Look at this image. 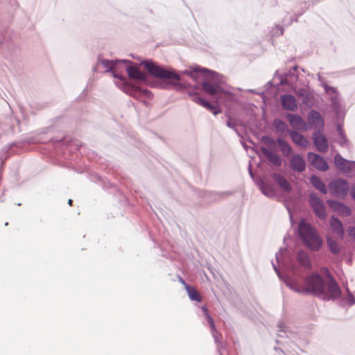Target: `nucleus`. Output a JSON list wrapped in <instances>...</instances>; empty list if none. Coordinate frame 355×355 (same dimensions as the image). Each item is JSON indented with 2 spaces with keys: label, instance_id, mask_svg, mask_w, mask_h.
<instances>
[{
  "label": "nucleus",
  "instance_id": "f257e3e1",
  "mask_svg": "<svg viewBox=\"0 0 355 355\" xmlns=\"http://www.w3.org/2000/svg\"><path fill=\"white\" fill-rule=\"evenodd\" d=\"M119 63L129 64L126 65L125 69L130 78L137 80L144 85H150L149 79L145 73L142 72L137 66L132 65V62L128 60H108L98 56L96 64L93 67V71H100L101 68L105 69L104 72L112 73L114 78L119 79L116 81V85L123 92L137 100H141L143 96L150 98L152 94L146 89H141L127 80L122 75L117 73L115 71Z\"/></svg>",
  "mask_w": 355,
  "mask_h": 355
},
{
  "label": "nucleus",
  "instance_id": "f03ea898",
  "mask_svg": "<svg viewBox=\"0 0 355 355\" xmlns=\"http://www.w3.org/2000/svg\"><path fill=\"white\" fill-rule=\"evenodd\" d=\"M272 266L279 279H282L288 287L297 293L312 294L327 301L334 300L341 295V291L338 283L329 273L327 280L325 282L318 272H313L304 278V285L302 286L295 278L281 274L275 263H272Z\"/></svg>",
  "mask_w": 355,
  "mask_h": 355
},
{
  "label": "nucleus",
  "instance_id": "7ed1b4c3",
  "mask_svg": "<svg viewBox=\"0 0 355 355\" xmlns=\"http://www.w3.org/2000/svg\"><path fill=\"white\" fill-rule=\"evenodd\" d=\"M141 64L144 66L145 69L152 76L166 80L163 86L164 88L171 89L180 87L179 81L180 80V76L173 70L163 68L151 60H143Z\"/></svg>",
  "mask_w": 355,
  "mask_h": 355
},
{
  "label": "nucleus",
  "instance_id": "20e7f679",
  "mask_svg": "<svg viewBox=\"0 0 355 355\" xmlns=\"http://www.w3.org/2000/svg\"><path fill=\"white\" fill-rule=\"evenodd\" d=\"M198 72H205V76L211 80H213V83H210L209 81L202 82V87L206 93L210 94L211 96H215L220 93H224L225 94H230L229 92H225L224 89L220 87L219 85V83L220 82V75L214 71L207 69L206 68L198 67L194 70H185L182 72V73L190 76L193 80H197Z\"/></svg>",
  "mask_w": 355,
  "mask_h": 355
},
{
  "label": "nucleus",
  "instance_id": "39448f33",
  "mask_svg": "<svg viewBox=\"0 0 355 355\" xmlns=\"http://www.w3.org/2000/svg\"><path fill=\"white\" fill-rule=\"evenodd\" d=\"M298 234L303 244L312 251H318L323 241L315 229L304 219L298 224Z\"/></svg>",
  "mask_w": 355,
  "mask_h": 355
},
{
  "label": "nucleus",
  "instance_id": "423d86ee",
  "mask_svg": "<svg viewBox=\"0 0 355 355\" xmlns=\"http://www.w3.org/2000/svg\"><path fill=\"white\" fill-rule=\"evenodd\" d=\"M349 189V182L343 178L331 180L329 184L330 194L336 198L344 199Z\"/></svg>",
  "mask_w": 355,
  "mask_h": 355
},
{
  "label": "nucleus",
  "instance_id": "0eeeda50",
  "mask_svg": "<svg viewBox=\"0 0 355 355\" xmlns=\"http://www.w3.org/2000/svg\"><path fill=\"white\" fill-rule=\"evenodd\" d=\"M309 200L314 214L320 220H324L327 217V212L323 201L318 196L317 193L313 192L309 195Z\"/></svg>",
  "mask_w": 355,
  "mask_h": 355
},
{
  "label": "nucleus",
  "instance_id": "6e6552de",
  "mask_svg": "<svg viewBox=\"0 0 355 355\" xmlns=\"http://www.w3.org/2000/svg\"><path fill=\"white\" fill-rule=\"evenodd\" d=\"M336 166L344 173H351L355 171V162L344 159L340 154L334 157Z\"/></svg>",
  "mask_w": 355,
  "mask_h": 355
},
{
  "label": "nucleus",
  "instance_id": "1a4fd4ad",
  "mask_svg": "<svg viewBox=\"0 0 355 355\" xmlns=\"http://www.w3.org/2000/svg\"><path fill=\"white\" fill-rule=\"evenodd\" d=\"M307 159L310 164L316 169L324 172L329 169L328 163L320 155L314 153H309Z\"/></svg>",
  "mask_w": 355,
  "mask_h": 355
},
{
  "label": "nucleus",
  "instance_id": "9d476101",
  "mask_svg": "<svg viewBox=\"0 0 355 355\" xmlns=\"http://www.w3.org/2000/svg\"><path fill=\"white\" fill-rule=\"evenodd\" d=\"M313 141L316 149L320 153H324L328 150L327 139L320 130L313 133Z\"/></svg>",
  "mask_w": 355,
  "mask_h": 355
},
{
  "label": "nucleus",
  "instance_id": "9b49d317",
  "mask_svg": "<svg viewBox=\"0 0 355 355\" xmlns=\"http://www.w3.org/2000/svg\"><path fill=\"white\" fill-rule=\"evenodd\" d=\"M298 80L297 66L293 67L280 77L281 84H286L293 87Z\"/></svg>",
  "mask_w": 355,
  "mask_h": 355
},
{
  "label": "nucleus",
  "instance_id": "f8f14e48",
  "mask_svg": "<svg viewBox=\"0 0 355 355\" xmlns=\"http://www.w3.org/2000/svg\"><path fill=\"white\" fill-rule=\"evenodd\" d=\"M289 166L293 171L302 173L306 169V162L300 155L295 154L289 160Z\"/></svg>",
  "mask_w": 355,
  "mask_h": 355
},
{
  "label": "nucleus",
  "instance_id": "ddd939ff",
  "mask_svg": "<svg viewBox=\"0 0 355 355\" xmlns=\"http://www.w3.org/2000/svg\"><path fill=\"white\" fill-rule=\"evenodd\" d=\"M286 117L294 130H306V123L300 115L286 113Z\"/></svg>",
  "mask_w": 355,
  "mask_h": 355
},
{
  "label": "nucleus",
  "instance_id": "4468645a",
  "mask_svg": "<svg viewBox=\"0 0 355 355\" xmlns=\"http://www.w3.org/2000/svg\"><path fill=\"white\" fill-rule=\"evenodd\" d=\"M282 107L287 111L295 112L297 110L296 98L291 94H284L280 96Z\"/></svg>",
  "mask_w": 355,
  "mask_h": 355
},
{
  "label": "nucleus",
  "instance_id": "2eb2a0df",
  "mask_svg": "<svg viewBox=\"0 0 355 355\" xmlns=\"http://www.w3.org/2000/svg\"><path fill=\"white\" fill-rule=\"evenodd\" d=\"M201 309L203 313L205 314L207 320V322L211 327L212 336L214 337L215 343L217 345V349L219 350L222 347V343L219 341V338L221 337V334H218V331L216 330L214 320L209 314L207 309L205 306H202Z\"/></svg>",
  "mask_w": 355,
  "mask_h": 355
},
{
  "label": "nucleus",
  "instance_id": "dca6fc26",
  "mask_svg": "<svg viewBox=\"0 0 355 355\" xmlns=\"http://www.w3.org/2000/svg\"><path fill=\"white\" fill-rule=\"evenodd\" d=\"M327 203L331 209L343 216H349L352 214L350 208L345 205L343 202L334 200H327Z\"/></svg>",
  "mask_w": 355,
  "mask_h": 355
},
{
  "label": "nucleus",
  "instance_id": "f3484780",
  "mask_svg": "<svg viewBox=\"0 0 355 355\" xmlns=\"http://www.w3.org/2000/svg\"><path fill=\"white\" fill-rule=\"evenodd\" d=\"M329 225L333 232L336 234L338 238L343 239L345 231L342 222L334 216L331 217Z\"/></svg>",
  "mask_w": 355,
  "mask_h": 355
},
{
  "label": "nucleus",
  "instance_id": "a211bd4d",
  "mask_svg": "<svg viewBox=\"0 0 355 355\" xmlns=\"http://www.w3.org/2000/svg\"><path fill=\"white\" fill-rule=\"evenodd\" d=\"M260 150L271 164L276 166H280L282 165V159L275 153L263 146L260 148Z\"/></svg>",
  "mask_w": 355,
  "mask_h": 355
},
{
  "label": "nucleus",
  "instance_id": "6ab92c4d",
  "mask_svg": "<svg viewBox=\"0 0 355 355\" xmlns=\"http://www.w3.org/2000/svg\"><path fill=\"white\" fill-rule=\"evenodd\" d=\"M272 125L275 131L281 135H290V132L292 130L289 129L286 122L279 119H274Z\"/></svg>",
  "mask_w": 355,
  "mask_h": 355
},
{
  "label": "nucleus",
  "instance_id": "aec40b11",
  "mask_svg": "<svg viewBox=\"0 0 355 355\" xmlns=\"http://www.w3.org/2000/svg\"><path fill=\"white\" fill-rule=\"evenodd\" d=\"M292 141L297 146L303 148H306L309 144V141L305 138V137L299 133L298 132L293 130L290 132L289 135Z\"/></svg>",
  "mask_w": 355,
  "mask_h": 355
},
{
  "label": "nucleus",
  "instance_id": "412c9836",
  "mask_svg": "<svg viewBox=\"0 0 355 355\" xmlns=\"http://www.w3.org/2000/svg\"><path fill=\"white\" fill-rule=\"evenodd\" d=\"M272 178L275 182L286 192L290 193L292 190V187L288 181L282 175L279 173H274Z\"/></svg>",
  "mask_w": 355,
  "mask_h": 355
},
{
  "label": "nucleus",
  "instance_id": "4be33fe9",
  "mask_svg": "<svg viewBox=\"0 0 355 355\" xmlns=\"http://www.w3.org/2000/svg\"><path fill=\"white\" fill-rule=\"evenodd\" d=\"M257 184L264 196L270 198H273L277 196L274 189L266 184L264 181L261 180Z\"/></svg>",
  "mask_w": 355,
  "mask_h": 355
},
{
  "label": "nucleus",
  "instance_id": "5701e85b",
  "mask_svg": "<svg viewBox=\"0 0 355 355\" xmlns=\"http://www.w3.org/2000/svg\"><path fill=\"white\" fill-rule=\"evenodd\" d=\"M298 262L305 268L310 269L311 268V262L309 254L304 250H300L297 254Z\"/></svg>",
  "mask_w": 355,
  "mask_h": 355
},
{
  "label": "nucleus",
  "instance_id": "b1692460",
  "mask_svg": "<svg viewBox=\"0 0 355 355\" xmlns=\"http://www.w3.org/2000/svg\"><path fill=\"white\" fill-rule=\"evenodd\" d=\"M279 330L277 331L278 337L283 338L284 336L288 338H294L295 333L290 330L289 328L284 323L280 322L278 324Z\"/></svg>",
  "mask_w": 355,
  "mask_h": 355
},
{
  "label": "nucleus",
  "instance_id": "393cba45",
  "mask_svg": "<svg viewBox=\"0 0 355 355\" xmlns=\"http://www.w3.org/2000/svg\"><path fill=\"white\" fill-rule=\"evenodd\" d=\"M276 141L280 147L282 153L285 157H288L293 154V148L287 141L279 137L277 138Z\"/></svg>",
  "mask_w": 355,
  "mask_h": 355
},
{
  "label": "nucleus",
  "instance_id": "a878e982",
  "mask_svg": "<svg viewBox=\"0 0 355 355\" xmlns=\"http://www.w3.org/2000/svg\"><path fill=\"white\" fill-rule=\"evenodd\" d=\"M310 180L311 184L315 187V189L318 190L324 194L327 193V187L320 178L317 177L316 175H312Z\"/></svg>",
  "mask_w": 355,
  "mask_h": 355
},
{
  "label": "nucleus",
  "instance_id": "bb28decb",
  "mask_svg": "<svg viewBox=\"0 0 355 355\" xmlns=\"http://www.w3.org/2000/svg\"><path fill=\"white\" fill-rule=\"evenodd\" d=\"M308 118L311 124L317 125L320 123H322V116L318 111H311L308 115Z\"/></svg>",
  "mask_w": 355,
  "mask_h": 355
},
{
  "label": "nucleus",
  "instance_id": "cd10ccee",
  "mask_svg": "<svg viewBox=\"0 0 355 355\" xmlns=\"http://www.w3.org/2000/svg\"><path fill=\"white\" fill-rule=\"evenodd\" d=\"M186 291L191 300L201 302V297L199 293L193 286L186 285Z\"/></svg>",
  "mask_w": 355,
  "mask_h": 355
},
{
  "label": "nucleus",
  "instance_id": "c85d7f7f",
  "mask_svg": "<svg viewBox=\"0 0 355 355\" xmlns=\"http://www.w3.org/2000/svg\"><path fill=\"white\" fill-rule=\"evenodd\" d=\"M327 243L329 249L332 254H338L340 252V249L337 241L329 238L327 239Z\"/></svg>",
  "mask_w": 355,
  "mask_h": 355
},
{
  "label": "nucleus",
  "instance_id": "c756f323",
  "mask_svg": "<svg viewBox=\"0 0 355 355\" xmlns=\"http://www.w3.org/2000/svg\"><path fill=\"white\" fill-rule=\"evenodd\" d=\"M324 89H325V92L331 95V102L334 105H336L338 103V100H337V92H336V89L335 87H331V86H328V85H324Z\"/></svg>",
  "mask_w": 355,
  "mask_h": 355
},
{
  "label": "nucleus",
  "instance_id": "7c9ffc66",
  "mask_svg": "<svg viewBox=\"0 0 355 355\" xmlns=\"http://www.w3.org/2000/svg\"><path fill=\"white\" fill-rule=\"evenodd\" d=\"M293 89L298 97L302 98L303 100H306L308 98V91L306 88H300L297 89V86L295 85L293 87Z\"/></svg>",
  "mask_w": 355,
  "mask_h": 355
},
{
  "label": "nucleus",
  "instance_id": "2f4dec72",
  "mask_svg": "<svg viewBox=\"0 0 355 355\" xmlns=\"http://www.w3.org/2000/svg\"><path fill=\"white\" fill-rule=\"evenodd\" d=\"M203 107L209 110L214 115H217L218 114L221 112V110L220 108H218L217 107L209 103L208 101H206Z\"/></svg>",
  "mask_w": 355,
  "mask_h": 355
},
{
  "label": "nucleus",
  "instance_id": "473e14b6",
  "mask_svg": "<svg viewBox=\"0 0 355 355\" xmlns=\"http://www.w3.org/2000/svg\"><path fill=\"white\" fill-rule=\"evenodd\" d=\"M189 95L191 96L193 101L196 102V103L204 106L205 103H206V100L199 96L197 94H193L191 92H189Z\"/></svg>",
  "mask_w": 355,
  "mask_h": 355
},
{
  "label": "nucleus",
  "instance_id": "72a5a7b5",
  "mask_svg": "<svg viewBox=\"0 0 355 355\" xmlns=\"http://www.w3.org/2000/svg\"><path fill=\"white\" fill-rule=\"evenodd\" d=\"M226 125L230 128L233 129L237 134H239V131L236 128L237 127V121L236 119H230L227 122Z\"/></svg>",
  "mask_w": 355,
  "mask_h": 355
},
{
  "label": "nucleus",
  "instance_id": "f704fd0d",
  "mask_svg": "<svg viewBox=\"0 0 355 355\" xmlns=\"http://www.w3.org/2000/svg\"><path fill=\"white\" fill-rule=\"evenodd\" d=\"M311 4H313V3H311V1L308 2H303L301 3V10H298L296 13V15L300 16L302 15L306 10H307Z\"/></svg>",
  "mask_w": 355,
  "mask_h": 355
},
{
  "label": "nucleus",
  "instance_id": "c9c22d12",
  "mask_svg": "<svg viewBox=\"0 0 355 355\" xmlns=\"http://www.w3.org/2000/svg\"><path fill=\"white\" fill-rule=\"evenodd\" d=\"M261 141L268 146H274L275 144V141L268 136H263Z\"/></svg>",
  "mask_w": 355,
  "mask_h": 355
},
{
  "label": "nucleus",
  "instance_id": "e433bc0d",
  "mask_svg": "<svg viewBox=\"0 0 355 355\" xmlns=\"http://www.w3.org/2000/svg\"><path fill=\"white\" fill-rule=\"evenodd\" d=\"M231 194H232V193L230 192V191L213 193V195H214V200H216L217 198H223L224 196H230Z\"/></svg>",
  "mask_w": 355,
  "mask_h": 355
},
{
  "label": "nucleus",
  "instance_id": "4c0bfd02",
  "mask_svg": "<svg viewBox=\"0 0 355 355\" xmlns=\"http://www.w3.org/2000/svg\"><path fill=\"white\" fill-rule=\"evenodd\" d=\"M336 130L338 132V133L339 134L340 138L342 139H344V141H347V137L344 133V130H343L340 124H338L337 126H336Z\"/></svg>",
  "mask_w": 355,
  "mask_h": 355
},
{
  "label": "nucleus",
  "instance_id": "58836bf2",
  "mask_svg": "<svg viewBox=\"0 0 355 355\" xmlns=\"http://www.w3.org/2000/svg\"><path fill=\"white\" fill-rule=\"evenodd\" d=\"M347 230L349 235L355 239V227L349 226Z\"/></svg>",
  "mask_w": 355,
  "mask_h": 355
},
{
  "label": "nucleus",
  "instance_id": "ea45409f",
  "mask_svg": "<svg viewBox=\"0 0 355 355\" xmlns=\"http://www.w3.org/2000/svg\"><path fill=\"white\" fill-rule=\"evenodd\" d=\"M347 301L349 305H353L354 304H355V299L351 293H349L348 295Z\"/></svg>",
  "mask_w": 355,
  "mask_h": 355
},
{
  "label": "nucleus",
  "instance_id": "a19ab883",
  "mask_svg": "<svg viewBox=\"0 0 355 355\" xmlns=\"http://www.w3.org/2000/svg\"><path fill=\"white\" fill-rule=\"evenodd\" d=\"M281 254H282V251L280 250L279 252H277L276 255H275L276 256V259H277V261L278 262V263H280Z\"/></svg>",
  "mask_w": 355,
  "mask_h": 355
},
{
  "label": "nucleus",
  "instance_id": "79ce46f5",
  "mask_svg": "<svg viewBox=\"0 0 355 355\" xmlns=\"http://www.w3.org/2000/svg\"><path fill=\"white\" fill-rule=\"evenodd\" d=\"M291 270L295 273H297L298 272V269L296 268V266L294 265V264H291Z\"/></svg>",
  "mask_w": 355,
  "mask_h": 355
},
{
  "label": "nucleus",
  "instance_id": "37998d69",
  "mask_svg": "<svg viewBox=\"0 0 355 355\" xmlns=\"http://www.w3.org/2000/svg\"><path fill=\"white\" fill-rule=\"evenodd\" d=\"M287 352L289 354L288 355H295V354H298L295 349H292V351H287Z\"/></svg>",
  "mask_w": 355,
  "mask_h": 355
},
{
  "label": "nucleus",
  "instance_id": "c03bdc74",
  "mask_svg": "<svg viewBox=\"0 0 355 355\" xmlns=\"http://www.w3.org/2000/svg\"><path fill=\"white\" fill-rule=\"evenodd\" d=\"M179 281L181 284H182L184 286V288H186V285H188L185 281L182 278V277H179Z\"/></svg>",
  "mask_w": 355,
  "mask_h": 355
},
{
  "label": "nucleus",
  "instance_id": "a18cd8bd",
  "mask_svg": "<svg viewBox=\"0 0 355 355\" xmlns=\"http://www.w3.org/2000/svg\"><path fill=\"white\" fill-rule=\"evenodd\" d=\"M339 143H340V146H344L345 145V144L347 143V141H344V139H342L340 138V140L339 141Z\"/></svg>",
  "mask_w": 355,
  "mask_h": 355
},
{
  "label": "nucleus",
  "instance_id": "49530a36",
  "mask_svg": "<svg viewBox=\"0 0 355 355\" xmlns=\"http://www.w3.org/2000/svg\"><path fill=\"white\" fill-rule=\"evenodd\" d=\"M249 173H250L251 177H253V173H252V171L251 170V164H250L249 165Z\"/></svg>",
  "mask_w": 355,
  "mask_h": 355
},
{
  "label": "nucleus",
  "instance_id": "de8ad7c7",
  "mask_svg": "<svg viewBox=\"0 0 355 355\" xmlns=\"http://www.w3.org/2000/svg\"><path fill=\"white\" fill-rule=\"evenodd\" d=\"M275 349L276 351H277V352H279L280 353L284 354V352L282 349H279H279H277V347H275Z\"/></svg>",
  "mask_w": 355,
  "mask_h": 355
},
{
  "label": "nucleus",
  "instance_id": "09e8293b",
  "mask_svg": "<svg viewBox=\"0 0 355 355\" xmlns=\"http://www.w3.org/2000/svg\"><path fill=\"white\" fill-rule=\"evenodd\" d=\"M72 202H73V200H72L71 199H69V200H68V204H69L70 206H71V205H72Z\"/></svg>",
  "mask_w": 355,
  "mask_h": 355
},
{
  "label": "nucleus",
  "instance_id": "8fccbe9b",
  "mask_svg": "<svg viewBox=\"0 0 355 355\" xmlns=\"http://www.w3.org/2000/svg\"><path fill=\"white\" fill-rule=\"evenodd\" d=\"M297 17H298V16L297 15L296 18H295V19H294V21H295V22H297Z\"/></svg>",
  "mask_w": 355,
  "mask_h": 355
},
{
  "label": "nucleus",
  "instance_id": "3c124183",
  "mask_svg": "<svg viewBox=\"0 0 355 355\" xmlns=\"http://www.w3.org/2000/svg\"><path fill=\"white\" fill-rule=\"evenodd\" d=\"M280 31H281L280 34L282 35L283 34V30L282 28H281Z\"/></svg>",
  "mask_w": 355,
  "mask_h": 355
},
{
  "label": "nucleus",
  "instance_id": "603ef678",
  "mask_svg": "<svg viewBox=\"0 0 355 355\" xmlns=\"http://www.w3.org/2000/svg\"><path fill=\"white\" fill-rule=\"evenodd\" d=\"M250 92L254 93V90L253 89H250Z\"/></svg>",
  "mask_w": 355,
  "mask_h": 355
},
{
  "label": "nucleus",
  "instance_id": "864d4df0",
  "mask_svg": "<svg viewBox=\"0 0 355 355\" xmlns=\"http://www.w3.org/2000/svg\"><path fill=\"white\" fill-rule=\"evenodd\" d=\"M287 209H288V212L290 213L291 211H290V209L288 207H287Z\"/></svg>",
  "mask_w": 355,
  "mask_h": 355
}]
</instances>
